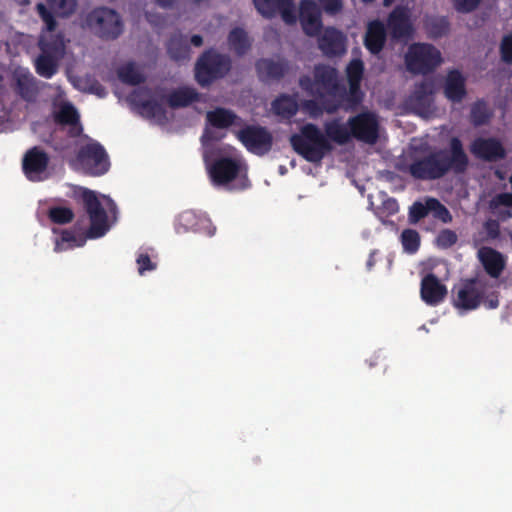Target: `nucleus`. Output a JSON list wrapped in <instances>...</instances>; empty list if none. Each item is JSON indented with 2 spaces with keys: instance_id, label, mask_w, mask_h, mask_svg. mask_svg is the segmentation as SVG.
Wrapping results in <instances>:
<instances>
[{
  "instance_id": "nucleus-59",
  "label": "nucleus",
  "mask_w": 512,
  "mask_h": 512,
  "mask_svg": "<svg viewBox=\"0 0 512 512\" xmlns=\"http://www.w3.org/2000/svg\"><path fill=\"white\" fill-rule=\"evenodd\" d=\"M177 0H155L156 4L164 9H170L174 6Z\"/></svg>"
},
{
  "instance_id": "nucleus-15",
  "label": "nucleus",
  "mask_w": 512,
  "mask_h": 512,
  "mask_svg": "<svg viewBox=\"0 0 512 512\" xmlns=\"http://www.w3.org/2000/svg\"><path fill=\"white\" fill-rule=\"evenodd\" d=\"M434 83L431 80H423L414 85L412 93L408 96V105L419 115L430 111L433 99Z\"/></svg>"
},
{
  "instance_id": "nucleus-35",
  "label": "nucleus",
  "mask_w": 512,
  "mask_h": 512,
  "mask_svg": "<svg viewBox=\"0 0 512 512\" xmlns=\"http://www.w3.org/2000/svg\"><path fill=\"white\" fill-rule=\"evenodd\" d=\"M119 80L127 85L136 86L145 81V76L139 71L135 63L128 62L117 70Z\"/></svg>"
},
{
  "instance_id": "nucleus-14",
  "label": "nucleus",
  "mask_w": 512,
  "mask_h": 512,
  "mask_svg": "<svg viewBox=\"0 0 512 512\" xmlns=\"http://www.w3.org/2000/svg\"><path fill=\"white\" fill-rule=\"evenodd\" d=\"M208 163L209 175L213 183L225 185L238 176L241 168L240 161L232 157H219Z\"/></svg>"
},
{
  "instance_id": "nucleus-45",
  "label": "nucleus",
  "mask_w": 512,
  "mask_h": 512,
  "mask_svg": "<svg viewBox=\"0 0 512 512\" xmlns=\"http://www.w3.org/2000/svg\"><path fill=\"white\" fill-rule=\"evenodd\" d=\"M428 29L433 37L439 38L449 32L450 24L445 17L434 18L428 23Z\"/></svg>"
},
{
  "instance_id": "nucleus-25",
  "label": "nucleus",
  "mask_w": 512,
  "mask_h": 512,
  "mask_svg": "<svg viewBox=\"0 0 512 512\" xmlns=\"http://www.w3.org/2000/svg\"><path fill=\"white\" fill-rule=\"evenodd\" d=\"M324 131V135L330 142L339 145L350 142L352 139V115L348 117L344 124L338 118L327 121L324 124Z\"/></svg>"
},
{
  "instance_id": "nucleus-4",
  "label": "nucleus",
  "mask_w": 512,
  "mask_h": 512,
  "mask_svg": "<svg viewBox=\"0 0 512 512\" xmlns=\"http://www.w3.org/2000/svg\"><path fill=\"white\" fill-rule=\"evenodd\" d=\"M40 54L34 61L36 73L46 79L52 78L59 69V62L65 55V40L62 33L39 36Z\"/></svg>"
},
{
  "instance_id": "nucleus-62",
  "label": "nucleus",
  "mask_w": 512,
  "mask_h": 512,
  "mask_svg": "<svg viewBox=\"0 0 512 512\" xmlns=\"http://www.w3.org/2000/svg\"><path fill=\"white\" fill-rule=\"evenodd\" d=\"M388 208L390 209V213L391 214L396 213L398 211L397 202L395 200H393L392 202H389L388 203Z\"/></svg>"
},
{
  "instance_id": "nucleus-56",
  "label": "nucleus",
  "mask_w": 512,
  "mask_h": 512,
  "mask_svg": "<svg viewBox=\"0 0 512 512\" xmlns=\"http://www.w3.org/2000/svg\"><path fill=\"white\" fill-rule=\"evenodd\" d=\"M482 303L487 309H496L499 306L498 294L492 293L486 298L483 297Z\"/></svg>"
},
{
  "instance_id": "nucleus-39",
  "label": "nucleus",
  "mask_w": 512,
  "mask_h": 512,
  "mask_svg": "<svg viewBox=\"0 0 512 512\" xmlns=\"http://www.w3.org/2000/svg\"><path fill=\"white\" fill-rule=\"evenodd\" d=\"M430 212L428 199L426 200L425 204H423L420 201L414 202L408 212V221L410 224H416L423 218H425L428 213Z\"/></svg>"
},
{
  "instance_id": "nucleus-24",
  "label": "nucleus",
  "mask_w": 512,
  "mask_h": 512,
  "mask_svg": "<svg viewBox=\"0 0 512 512\" xmlns=\"http://www.w3.org/2000/svg\"><path fill=\"white\" fill-rule=\"evenodd\" d=\"M54 119L60 125L69 126L68 135L72 138L79 137L83 132L80 116L76 108L69 102L60 105L54 114Z\"/></svg>"
},
{
  "instance_id": "nucleus-47",
  "label": "nucleus",
  "mask_w": 512,
  "mask_h": 512,
  "mask_svg": "<svg viewBox=\"0 0 512 512\" xmlns=\"http://www.w3.org/2000/svg\"><path fill=\"white\" fill-rule=\"evenodd\" d=\"M458 236L451 229H443L436 238V244L439 248L448 249L457 243Z\"/></svg>"
},
{
  "instance_id": "nucleus-6",
  "label": "nucleus",
  "mask_w": 512,
  "mask_h": 512,
  "mask_svg": "<svg viewBox=\"0 0 512 512\" xmlns=\"http://www.w3.org/2000/svg\"><path fill=\"white\" fill-rule=\"evenodd\" d=\"M90 29L104 40L117 39L123 32V22L120 15L107 7L95 8L86 18Z\"/></svg>"
},
{
  "instance_id": "nucleus-64",
  "label": "nucleus",
  "mask_w": 512,
  "mask_h": 512,
  "mask_svg": "<svg viewBox=\"0 0 512 512\" xmlns=\"http://www.w3.org/2000/svg\"><path fill=\"white\" fill-rule=\"evenodd\" d=\"M18 2L21 4H28L29 0H18Z\"/></svg>"
},
{
  "instance_id": "nucleus-29",
  "label": "nucleus",
  "mask_w": 512,
  "mask_h": 512,
  "mask_svg": "<svg viewBox=\"0 0 512 512\" xmlns=\"http://www.w3.org/2000/svg\"><path fill=\"white\" fill-rule=\"evenodd\" d=\"M207 122L214 128L227 129L241 120L239 116L230 109L217 107L206 114Z\"/></svg>"
},
{
  "instance_id": "nucleus-61",
  "label": "nucleus",
  "mask_w": 512,
  "mask_h": 512,
  "mask_svg": "<svg viewBox=\"0 0 512 512\" xmlns=\"http://www.w3.org/2000/svg\"><path fill=\"white\" fill-rule=\"evenodd\" d=\"M375 255H376V251H372L369 255V258L367 260V267L368 269L370 270L374 265H375Z\"/></svg>"
},
{
  "instance_id": "nucleus-48",
  "label": "nucleus",
  "mask_w": 512,
  "mask_h": 512,
  "mask_svg": "<svg viewBox=\"0 0 512 512\" xmlns=\"http://www.w3.org/2000/svg\"><path fill=\"white\" fill-rule=\"evenodd\" d=\"M501 60L508 65L512 64V32L502 37L499 47Z\"/></svg>"
},
{
  "instance_id": "nucleus-9",
  "label": "nucleus",
  "mask_w": 512,
  "mask_h": 512,
  "mask_svg": "<svg viewBox=\"0 0 512 512\" xmlns=\"http://www.w3.org/2000/svg\"><path fill=\"white\" fill-rule=\"evenodd\" d=\"M485 289L476 279H465L452 289V304L455 308L472 311L477 309L483 300Z\"/></svg>"
},
{
  "instance_id": "nucleus-50",
  "label": "nucleus",
  "mask_w": 512,
  "mask_h": 512,
  "mask_svg": "<svg viewBox=\"0 0 512 512\" xmlns=\"http://www.w3.org/2000/svg\"><path fill=\"white\" fill-rule=\"evenodd\" d=\"M136 263L140 275H143L146 271H153L157 267V264L150 259L147 253H140L136 258Z\"/></svg>"
},
{
  "instance_id": "nucleus-54",
  "label": "nucleus",
  "mask_w": 512,
  "mask_h": 512,
  "mask_svg": "<svg viewBox=\"0 0 512 512\" xmlns=\"http://www.w3.org/2000/svg\"><path fill=\"white\" fill-rule=\"evenodd\" d=\"M356 49H354V86L361 84L364 74V63L363 61L355 56Z\"/></svg>"
},
{
  "instance_id": "nucleus-23",
  "label": "nucleus",
  "mask_w": 512,
  "mask_h": 512,
  "mask_svg": "<svg viewBox=\"0 0 512 512\" xmlns=\"http://www.w3.org/2000/svg\"><path fill=\"white\" fill-rule=\"evenodd\" d=\"M318 46L328 57L339 56L345 52V37L335 28H326L318 39Z\"/></svg>"
},
{
  "instance_id": "nucleus-58",
  "label": "nucleus",
  "mask_w": 512,
  "mask_h": 512,
  "mask_svg": "<svg viewBox=\"0 0 512 512\" xmlns=\"http://www.w3.org/2000/svg\"><path fill=\"white\" fill-rule=\"evenodd\" d=\"M362 96L363 93L361 91V84H358L356 89L354 88V109L361 103Z\"/></svg>"
},
{
  "instance_id": "nucleus-19",
  "label": "nucleus",
  "mask_w": 512,
  "mask_h": 512,
  "mask_svg": "<svg viewBox=\"0 0 512 512\" xmlns=\"http://www.w3.org/2000/svg\"><path fill=\"white\" fill-rule=\"evenodd\" d=\"M420 295L427 305L437 306L444 301L447 288L435 274L429 273L421 280Z\"/></svg>"
},
{
  "instance_id": "nucleus-46",
  "label": "nucleus",
  "mask_w": 512,
  "mask_h": 512,
  "mask_svg": "<svg viewBox=\"0 0 512 512\" xmlns=\"http://www.w3.org/2000/svg\"><path fill=\"white\" fill-rule=\"evenodd\" d=\"M257 11L266 18L277 14L278 0H253Z\"/></svg>"
},
{
  "instance_id": "nucleus-44",
  "label": "nucleus",
  "mask_w": 512,
  "mask_h": 512,
  "mask_svg": "<svg viewBox=\"0 0 512 512\" xmlns=\"http://www.w3.org/2000/svg\"><path fill=\"white\" fill-rule=\"evenodd\" d=\"M80 83L83 84L81 87L84 91H87L91 94H95L101 98L107 95L106 88L95 78L86 76L85 78L80 80Z\"/></svg>"
},
{
  "instance_id": "nucleus-37",
  "label": "nucleus",
  "mask_w": 512,
  "mask_h": 512,
  "mask_svg": "<svg viewBox=\"0 0 512 512\" xmlns=\"http://www.w3.org/2000/svg\"><path fill=\"white\" fill-rule=\"evenodd\" d=\"M490 111L483 100H477L470 110V121L474 126L486 124L490 119Z\"/></svg>"
},
{
  "instance_id": "nucleus-1",
  "label": "nucleus",
  "mask_w": 512,
  "mask_h": 512,
  "mask_svg": "<svg viewBox=\"0 0 512 512\" xmlns=\"http://www.w3.org/2000/svg\"><path fill=\"white\" fill-rule=\"evenodd\" d=\"M469 159L462 141L452 137L447 148L433 150L415 159L408 167L410 175L418 180H438L449 172L461 174L467 170Z\"/></svg>"
},
{
  "instance_id": "nucleus-3",
  "label": "nucleus",
  "mask_w": 512,
  "mask_h": 512,
  "mask_svg": "<svg viewBox=\"0 0 512 512\" xmlns=\"http://www.w3.org/2000/svg\"><path fill=\"white\" fill-rule=\"evenodd\" d=\"M290 144L293 150L310 163L319 164L333 150V145L320 128L307 123L301 126L298 133L291 135Z\"/></svg>"
},
{
  "instance_id": "nucleus-52",
  "label": "nucleus",
  "mask_w": 512,
  "mask_h": 512,
  "mask_svg": "<svg viewBox=\"0 0 512 512\" xmlns=\"http://www.w3.org/2000/svg\"><path fill=\"white\" fill-rule=\"evenodd\" d=\"M323 10L330 14L335 15L342 10V0H319Z\"/></svg>"
},
{
  "instance_id": "nucleus-28",
  "label": "nucleus",
  "mask_w": 512,
  "mask_h": 512,
  "mask_svg": "<svg viewBox=\"0 0 512 512\" xmlns=\"http://www.w3.org/2000/svg\"><path fill=\"white\" fill-rule=\"evenodd\" d=\"M16 93L25 101L33 102L38 95L36 78L29 72L16 74Z\"/></svg>"
},
{
  "instance_id": "nucleus-49",
  "label": "nucleus",
  "mask_w": 512,
  "mask_h": 512,
  "mask_svg": "<svg viewBox=\"0 0 512 512\" xmlns=\"http://www.w3.org/2000/svg\"><path fill=\"white\" fill-rule=\"evenodd\" d=\"M54 6H56L57 11L60 16L67 17L74 13L77 3L76 0H50Z\"/></svg>"
},
{
  "instance_id": "nucleus-12",
  "label": "nucleus",
  "mask_w": 512,
  "mask_h": 512,
  "mask_svg": "<svg viewBox=\"0 0 512 512\" xmlns=\"http://www.w3.org/2000/svg\"><path fill=\"white\" fill-rule=\"evenodd\" d=\"M50 156L41 147L34 146L26 151L22 159V170L31 182H42L49 177Z\"/></svg>"
},
{
  "instance_id": "nucleus-53",
  "label": "nucleus",
  "mask_w": 512,
  "mask_h": 512,
  "mask_svg": "<svg viewBox=\"0 0 512 512\" xmlns=\"http://www.w3.org/2000/svg\"><path fill=\"white\" fill-rule=\"evenodd\" d=\"M481 0H455V8L459 12L468 13L475 10Z\"/></svg>"
},
{
  "instance_id": "nucleus-60",
  "label": "nucleus",
  "mask_w": 512,
  "mask_h": 512,
  "mask_svg": "<svg viewBox=\"0 0 512 512\" xmlns=\"http://www.w3.org/2000/svg\"><path fill=\"white\" fill-rule=\"evenodd\" d=\"M190 42L195 47H200L203 44V38L201 35H193L190 39Z\"/></svg>"
},
{
  "instance_id": "nucleus-34",
  "label": "nucleus",
  "mask_w": 512,
  "mask_h": 512,
  "mask_svg": "<svg viewBox=\"0 0 512 512\" xmlns=\"http://www.w3.org/2000/svg\"><path fill=\"white\" fill-rule=\"evenodd\" d=\"M272 110L277 116L289 120L297 114L299 104L294 96L281 94L272 102Z\"/></svg>"
},
{
  "instance_id": "nucleus-41",
  "label": "nucleus",
  "mask_w": 512,
  "mask_h": 512,
  "mask_svg": "<svg viewBox=\"0 0 512 512\" xmlns=\"http://www.w3.org/2000/svg\"><path fill=\"white\" fill-rule=\"evenodd\" d=\"M277 13L281 14L286 24L292 25L296 23L297 17L293 0H278Z\"/></svg>"
},
{
  "instance_id": "nucleus-32",
  "label": "nucleus",
  "mask_w": 512,
  "mask_h": 512,
  "mask_svg": "<svg viewBox=\"0 0 512 512\" xmlns=\"http://www.w3.org/2000/svg\"><path fill=\"white\" fill-rule=\"evenodd\" d=\"M166 101L173 109L187 107L193 102L199 101V93L191 87H181L172 91Z\"/></svg>"
},
{
  "instance_id": "nucleus-33",
  "label": "nucleus",
  "mask_w": 512,
  "mask_h": 512,
  "mask_svg": "<svg viewBox=\"0 0 512 512\" xmlns=\"http://www.w3.org/2000/svg\"><path fill=\"white\" fill-rule=\"evenodd\" d=\"M227 41L230 49L238 56L245 55L252 45L248 33L241 27L233 28L228 34Z\"/></svg>"
},
{
  "instance_id": "nucleus-10",
  "label": "nucleus",
  "mask_w": 512,
  "mask_h": 512,
  "mask_svg": "<svg viewBox=\"0 0 512 512\" xmlns=\"http://www.w3.org/2000/svg\"><path fill=\"white\" fill-rule=\"evenodd\" d=\"M82 200L90 220L87 237L96 239L104 236L109 229L108 217L95 192L89 189L84 190Z\"/></svg>"
},
{
  "instance_id": "nucleus-17",
  "label": "nucleus",
  "mask_w": 512,
  "mask_h": 512,
  "mask_svg": "<svg viewBox=\"0 0 512 512\" xmlns=\"http://www.w3.org/2000/svg\"><path fill=\"white\" fill-rule=\"evenodd\" d=\"M387 28L395 40L409 37L413 31L409 10L403 6H396L388 16Z\"/></svg>"
},
{
  "instance_id": "nucleus-38",
  "label": "nucleus",
  "mask_w": 512,
  "mask_h": 512,
  "mask_svg": "<svg viewBox=\"0 0 512 512\" xmlns=\"http://www.w3.org/2000/svg\"><path fill=\"white\" fill-rule=\"evenodd\" d=\"M36 10L39 17L45 23V29L42 30L41 34H54L53 32L56 29L57 21L53 15V13L45 6L43 3H38L36 5Z\"/></svg>"
},
{
  "instance_id": "nucleus-31",
  "label": "nucleus",
  "mask_w": 512,
  "mask_h": 512,
  "mask_svg": "<svg viewBox=\"0 0 512 512\" xmlns=\"http://www.w3.org/2000/svg\"><path fill=\"white\" fill-rule=\"evenodd\" d=\"M167 52L175 61H185L190 58V46L188 38L181 33L173 34L167 43Z\"/></svg>"
},
{
  "instance_id": "nucleus-5",
  "label": "nucleus",
  "mask_w": 512,
  "mask_h": 512,
  "mask_svg": "<svg viewBox=\"0 0 512 512\" xmlns=\"http://www.w3.org/2000/svg\"><path fill=\"white\" fill-rule=\"evenodd\" d=\"M231 58L214 49L204 51L195 64V79L201 87L224 78L231 70Z\"/></svg>"
},
{
  "instance_id": "nucleus-42",
  "label": "nucleus",
  "mask_w": 512,
  "mask_h": 512,
  "mask_svg": "<svg viewBox=\"0 0 512 512\" xmlns=\"http://www.w3.org/2000/svg\"><path fill=\"white\" fill-rule=\"evenodd\" d=\"M225 135H217L214 131H211L209 129H205L203 135H202V144L205 148V153H204V159L206 162H208L211 158V156H213L215 154V147L211 144V142H215V141H220Z\"/></svg>"
},
{
  "instance_id": "nucleus-11",
  "label": "nucleus",
  "mask_w": 512,
  "mask_h": 512,
  "mask_svg": "<svg viewBox=\"0 0 512 512\" xmlns=\"http://www.w3.org/2000/svg\"><path fill=\"white\" fill-rule=\"evenodd\" d=\"M236 137L249 152L259 156L267 154L273 145L271 132L260 125H246L236 132Z\"/></svg>"
},
{
  "instance_id": "nucleus-2",
  "label": "nucleus",
  "mask_w": 512,
  "mask_h": 512,
  "mask_svg": "<svg viewBox=\"0 0 512 512\" xmlns=\"http://www.w3.org/2000/svg\"><path fill=\"white\" fill-rule=\"evenodd\" d=\"M345 72L349 91L338 70L327 64L315 65L313 77L302 75L299 78V86L309 96L336 101L348 110L352 107V60L346 64Z\"/></svg>"
},
{
  "instance_id": "nucleus-13",
  "label": "nucleus",
  "mask_w": 512,
  "mask_h": 512,
  "mask_svg": "<svg viewBox=\"0 0 512 512\" xmlns=\"http://www.w3.org/2000/svg\"><path fill=\"white\" fill-rule=\"evenodd\" d=\"M354 139L374 145L379 139V120L375 112L364 111L354 115Z\"/></svg>"
},
{
  "instance_id": "nucleus-55",
  "label": "nucleus",
  "mask_w": 512,
  "mask_h": 512,
  "mask_svg": "<svg viewBox=\"0 0 512 512\" xmlns=\"http://www.w3.org/2000/svg\"><path fill=\"white\" fill-rule=\"evenodd\" d=\"M492 203L495 206L512 207V193H500L493 198Z\"/></svg>"
},
{
  "instance_id": "nucleus-43",
  "label": "nucleus",
  "mask_w": 512,
  "mask_h": 512,
  "mask_svg": "<svg viewBox=\"0 0 512 512\" xmlns=\"http://www.w3.org/2000/svg\"><path fill=\"white\" fill-rule=\"evenodd\" d=\"M430 211L434 212V216L443 223H450L452 215L450 211L436 198H428Z\"/></svg>"
},
{
  "instance_id": "nucleus-18",
  "label": "nucleus",
  "mask_w": 512,
  "mask_h": 512,
  "mask_svg": "<svg viewBox=\"0 0 512 512\" xmlns=\"http://www.w3.org/2000/svg\"><path fill=\"white\" fill-rule=\"evenodd\" d=\"M150 94V90L142 88L134 91L130 98L133 105H135L139 113L148 119H164L166 118V110L161 103L152 98H145Z\"/></svg>"
},
{
  "instance_id": "nucleus-16",
  "label": "nucleus",
  "mask_w": 512,
  "mask_h": 512,
  "mask_svg": "<svg viewBox=\"0 0 512 512\" xmlns=\"http://www.w3.org/2000/svg\"><path fill=\"white\" fill-rule=\"evenodd\" d=\"M299 20L304 33L316 36L322 29L321 11L312 0H302L299 8Z\"/></svg>"
},
{
  "instance_id": "nucleus-57",
  "label": "nucleus",
  "mask_w": 512,
  "mask_h": 512,
  "mask_svg": "<svg viewBox=\"0 0 512 512\" xmlns=\"http://www.w3.org/2000/svg\"><path fill=\"white\" fill-rule=\"evenodd\" d=\"M75 240H76V237L72 231L65 229L61 232V241L62 242L70 243V242H74Z\"/></svg>"
},
{
  "instance_id": "nucleus-30",
  "label": "nucleus",
  "mask_w": 512,
  "mask_h": 512,
  "mask_svg": "<svg viewBox=\"0 0 512 512\" xmlns=\"http://www.w3.org/2000/svg\"><path fill=\"white\" fill-rule=\"evenodd\" d=\"M341 107L342 106L337 104L336 101H331L327 98L314 97V99H308L302 102V109L312 118H318L324 112L328 114L335 113Z\"/></svg>"
},
{
  "instance_id": "nucleus-63",
  "label": "nucleus",
  "mask_w": 512,
  "mask_h": 512,
  "mask_svg": "<svg viewBox=\"0 0 512 512\" xmlns=\"http://www.w3.org/2000/svg\"><path fill=\"white\" fill-rule=\"evenodd\" d=\"M395 0H383V5L388 7L390 6L392 3H394Z\"/></svg>"
},
{
  "instance_id": "nucleus-7",
  "label": "nucleus",
  "mask_w": 512,
  "mask_h": 512,
  "mask_svg": "<svg viewBox=\"0 0 512 512\" xmlns=\"http://www.w3.org/2000/svg\"><path fill=\"white\" fill-rule=\"evenodd\" d=\"M441 62L440 51L431 44H413L406 55L407 69L413 74H428L434 71Z\"/></svg>"
},
{
  "instance_id": "nucleus-27",
  "label": "nucleus",
  "mask_w": 512,
  "mask_h": 512,
  "mask_svg": "<svg viewBox=\"0 0 512 512\" xmlns=\"http://www.w3.org/2000/svg\"><path fill=\"white\" fill-rule=\"evenodd\" d=\"M258 76L263 81L280 80L288 71V64L284 60L260 59L256 62Z\"/></svg>"
},
{
  "instance_id": "nucleus-26",
  "label": "nucleus",
  "mask_w": 512,
  "mask_h": 512,
  "mask_svg": "<svg viewBox=\"0 0 512 512\" xmlns=\"http://www.w3.org/2000/svg\"><path fill=\"white\" fill-rule=\"evenodd\" d=\"M386 38L387 32L385 25L379 20L371 21L368 24L364 38L365 47L371 54L377 55L383 50Z\"/></svg>"
},
{
  "instance_id": "nucleus-22",
  "label": "nucleus",
  "mask_w": 512,
  "mask_h": 512,
  "mask_svg": "<svg viewBox=\"0 0 512 512\" xmlns=\"http://www.w3.org/2000/svg\"><path fill=\"white\" fill-rule=\"evenodd\" d=\"M443 93L447 100L452 103H461L466 97V79L459 70L453 69L447 73Z\"/></svg>"
},
{
  "instance_id": "nucleus-20",
  "label": "nucleus",
  "mask_w": 512,
  "mask_h": 512,
  "mask_svg": "<svg viewBox=\"0 0 512 512\" xmlns=\"http://www.w3.org/2000/svg\"><path fill=\"white\" fill-rule=\"evenodd\" d=\"M471 152L485 161H497L506 156L503 145L495 138H476L471 144Z\"/></svg>"
},
{
  "instance_id": "nucleus-21",
  "label": "nucleus",
  "mask_w": 512,
  "mask_h": 512,
  "mask_svg": "<svg viewBox=\"0 0 512 512\" xmlns=\"http://www.w3.org/2000/svg\"><path fill=\"white\" fill-rule=\"evenodd\" d=\"M478 259L485 272L491 278H498L506 267V258L492 247L484 246L478 250Z\"/></svg>"
},
{
  "instance_id": "nucleus-36",
  "label": "nucleus",
  "mask_w": 512,
  "mask_h": 512,
  "mask_svg": "<svg viewBox=\"0 0 512 512\" xmlns=\"http://www.w3.org/2000/svg\"><path fill=\"white\" fill-rule=\"evenodd\" d=\"M400 242L404 252L408 254H415L420 248V234L418 231L411 228L404 229L400 235Z\"/></svg>"
},
{
  "instance_id": "nucleus-40",
  "label": "nucleus",
  "mask_w": 512,
  "mask_h": 512,
  "mask_svg": "<svg viewBox=\"0 0 512 512\" xmlns=\"http://www.w3.org/2000/svg\"><path fill=\"white\" fill-rule=\"evenodd\" d=\"M48 216L53 223L67 224L73 220L74 213L67 207H53L49 209Z\"/></svg>"
},
{
  "instance_id": "nucleus-51",
  "label": "nucleus",
  "mask_w": 512,
  "mask_h": 512,
  "mask_svg": "<svg viewBox=\"0 0 512 512\" xmlns=\"http://www.w3.org/2000/svg\"><path fill=\"white\" fill-rule=\"evenodd\" d=\"M483 228L486 233V240H496L500 237V224L497 220L488 219L484 222Z\"/></svg>"
},
{
  "instance_id": "nucleus-8",
  "label": "nucleus",
  "mask_w": 512,
  "mask_h": 512,
  "mask_svg": "<svg viewBox=\"0 0 512 512\" xmlns=\"http://www.w3.org/2000/svg\"><path fill=\"white\" fill-rule=\"evenodd\" d=\"M76 160L83 171L90 176H101L110 167L108 155L98 142L82 146L76 155Z\"/></svg>"
}]
</instances>
